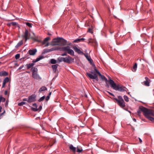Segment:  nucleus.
Wrapping results in <instances>:
<instances>
[{"mask_svg":"<svg viewBox=\"0 0 154 154\" xmlns=\"http://www.w3.org/2000/svg\"><path fill=\"white\" fill-rule=\"evenodd\" d=\"M8 73L6 71H2L0 72V76H5L8 75Z\"/></svg>","mask_w":154,"mask_h":154,"instance_id":"obj_18","label":"nucleus"},{"mask_svg":"<svg viewBox=\"0 0 154 154\" xmlns=\"http://www.w3.org/2000/svg\"><path fill=\"white\" fill-rule=\"evenodd\" d=\"M137 64L136 63H135L134 65L133 66L132 71L134 72H135L137 70Z\"/></svg>","mask_w":154,"mask_h":154,"instance_id":"obj_27","label":"nucleus"},{"mask_svg":"<svg viewBox=\"0 0 154 154\" xmlns=\"http://www.w3.org/2000/svg\"><path fill=\"white\" fill-rule=\"evenodd\" d=\"M35 63L32 62V63L26 64L25 65V66L26 67L27 69H29V68L32 67L35 64Z\"/></svg>","mask_w":154,"mask_h":154,"instance_id":"obj_17","label":"nucleus"},{"mask_svg":"<svg viewBox=\"0 0 154 154\" xmlns=\"http://www.w3.org/2000/svg\"><path fill=\"white\" fill-rule=\"evenodd\" d=\"M73 49L75 52L77 53L78 54H84L83 52L82 51L79 49L78 48L76 47L75 46L73 47Z\"/></svg>","mask_w":154,"mask_h":154,"instance_id":"obj_15","label":"nucleus"},{"mask_svg":"<svg viewBox=\"0 0 154 154\" xmlns=\"http://www.w3.org/2000/svg\"><path fill=\"white\" fill-rule=\"evenodd\" d=\"M28 35L29 33L28 30L27 29H26L23 35V37L25 39V41H26L28 38Z\"/></svg>","mask_w":154,"mask_h":154,"instance_id":"obj_16","label":"nucleus"},{"mask_svg":"<svg viewBox=\"0 0 154 154\" xmlns=\"http://www.w3.org/2000/svg\"><path fill=\"white\" fill-rule=\"evenodd\" d=\"M11 24L13 26H16L17 25V23L16 22H12Z\"/></svg>","mask_w":154,"mask_h":154,"instance_id":"obj_40","label":"nucleus"},{"mask_svg":"<svg viewBox=\"0 0 154 154\" xmlns=\"http://www.w3.org/2000/svg\"><path fill=\"white\" fill-rule=\"evenodd\" d=\"M20 55L19 54H17L15 56V58L17 60L20 58Z\"/></svg>","mask_w":154,"mask_h":154,"instance_id":"obj_37","label":"nucleus"},{"mask_svg":"<svg viewBox=\"0 0 154 154\" xmlns=\"http://www.w3.org/2000/svg\"><path fill=\"white\" fill-rule=\"evenodd\" d=\"M94 70L95 71V72L98 74L99 75L101 79L102 80L105 81L106 83H107V82H109L108 81L110 79L108 80L104 76L102 75L99 71L96 69V67L95 68Z\"/></svg>","mask_w":154,"mask_h":154,"instance_id":"obj_7","label":"nucleus"},{"mask_svg":"<svg viewBox=\"0 0 154 154\" xmlns=\"http://www.w3.org/2000/svg\"><path fill=\"white\" fill-rule=\"evenodd\" d=\"M32 105L33 106H34L35 107L34 108H37V105L36 103H34Z\"/></svg>","mask_w":154,"mask_h":154,"instance_id":"obj_42","label":"nucleus"},{"mask_svg":"<svg viewBox=\"0 0 154 154\" xmlns=\"http://www.w3.org/2000/svg\"><path fill=\"white\" fill-rule=\"evenodd\" d=\"M23 42L22 40L20 41L15 46L16 48H17L23 45Z\"/></svg>","mask_w":154,"mask_h":154,"instance_id":"obj_28","label":"nucleus"},{"mask_svg":"<svg viewBox=\"0 0 154 154\" xmlns=\"http://www.w3.org/2000/svg\"><path fill=\"white\" fill-rule=\"evenodd\" d=\"M42 108V107L41 106H40L38 108H34V107H32L31 108V109L35 112L37 111H40Z\"/></svg>","mask_w":154,"mask_h":154,"instance_id":"obj_22","label":"nucleus"},{"mask_svg":"<svg viewBox=\"0 0 154 154\" xmlns=\"http://www.w3.org/2000/svg\"><path fill=\"white\" fill-rule=\"evenodd\" d=\"M88 60L89 62L93 66H94V69L95 68V67H96L94 64L93 63V60L91 58H89V60Z\"/></svg>","mask_w":154,"mask_h":154,"instance_id":"obj_29","label":"nucleus"},{"mask_svg":"<svg viewBox=\"0 0 154 154\" xmlns=\"http://www.w3.org/2000/svg\"><path fill=\"white\" fill-rule=\"evenodd\" d=\"M52 145H50V146H52Z\"/></svg>","mask_w":154,"mask_h":154,"instance_id":"obj_64","label":"nucleus"},{"mask_svg":"<svg viewBox=\"0 0 154 154\" xmlns=\"http://www.w3.org/2000/svg\"><path fill=\"white\" fill-rule=\"evenodd\" d=\"M145 79L146 81L143 82V85L147 86H149L150 80L147 77H145Z\"/></svg>","mask_w":154,"mask_h":154,"instance_id":"obj_13","label":"nucleus"},{"mask_svg":"<svg viewBox=\"0 0 154 154\" xmlns=\"http://www.w3.org/2000/svg\"><path fill=\"white\" fill-rule=\"evenodd\" d=\"M133 120H134L135 122H136V119H134Z\"/></svg>","mask_w":154,"mask_h":154,"instance_id":"obj_59","label":"nucleus"},{"mask_svg":"<svg viewBox=\"0 0 154 154\" xmlns=\"http://www.w3.org/2000/svg\"><path fill=\"white\" fill-rule=\"evenodd\" d=\"M116 102L117 104L121 107L124 108L125 106V103L122 97L121 96H118V98H113Z\"/></svg>","mask_w":154,"mask_h":154,"instance_id":"obj_4","label":"nucleus"},{"mask_svg":"<svg viewBox=\"0 0 154 154\" xmlns=\"http://www.w3.org/2000/svg\"><path fill=\"white\" fill-rule=\"evenodd\" d=\"M2 109V107L0 106V112H1V110Z\"/></svg>","mask_w":154,"mask_h":154,"instance_id":"obj_57","label":"nucleus"},{"mask_svg":"<svg viewBox=\"0 0 154 154\" xmlns=\"http://www.w3.org/2000/svg\"><path fill=\"white\" fill-rule=\"evenodd\" d=\"M38 70L37 68L35 67H32L31 69V71L32 72V74L38 73Z\"/></svg>","mask_w":154,"mask_h":154,"instance_id":"obj_19","label":"nucleus"},{"mask_svg":"<svg viewBox=\"0 0 154 154\" xmlns=\"http://www.w3.org/2000/svg\"><path fill=\"white\" fill-rule=\"evenodd\" d=\"M69 149L74 153L76 152V148L74 147L72 144L69 146Z\"/></svg>","mask_w":154,"mask_h":154,"instance_id":"obj_21","label":"nucleus"},{"mask_svg":"<svg viewBox=\"0 0 154 154\" xmlns=\"http://www.w3.org/2000/svg\"><path fill=\"white\" fill-rule=\"evenodd\" d=\"M67 55V53L66 52H65L64 53L61 54V56H65Z\"/></svg>","mask_w":154,"mask_h":154,"instance_id":"obj_44","label":"nucleus"},{"mask_svg":"<svg viewBox=\"0 0 154 154\" xmlns=\"http://www.w3.org/2000/svg\"><path fill=\"white\" fill-rule=\"evenodd\" d=\"M36 95L35 94L32 95L28 97V103H30L35 101Z\"/></svg>","mask_w":154,"mask_h":154,"instance_id":"obj_9","label":"nucleus"},{"mask_svg":"<svg viewBox=\"0 0 154 154\" xmlns=\"http://www.w3.org/2000/svg\"><path fill=\"white\" fill-rule=\"evenodd\" d=\"M26 72L27 73H30V72L27 71H26Z\"/></svg>","mask_w":154,"mask_h":154,"instance_id":"obj_60","label":"nucleus"},{"mask_svg":"<svg viewBox=\"0 0 154 154\" xmlns=\"http://www.w3.org/2000/svg\"><path fill=\"white\" fill-rule=\"evenodd\" d=\"M76 151L78 152L79 153L82 152V147L77 146L76 148Z\"/></svg>","mask_w":154,"mask_h":154,"instance_id":"obj_24","label":"nucleus"},{"mask_svg":"<svg viewBox=\"0 0 154 154\" xmlns=\"http://www.w3.org/2000/svg\"><path fill=\"white\" fill-rule=\"evenodd\" d=\"M107 92L108 93H109L110 95H112V96H114V97L115 96L112 93H110V92H109V91H107Z\"/></svg>","mask_w":154,"mask_h":154,"instance_id":"obj_45","label":"nucleus"},{"mask_svg":"<svg viewBox=\"0 0 154 154\" xmlns=\"http://www.w3.org/2000/svg\"><path fill=\"white\" fill-rule=\"evenodd\" d=\"M92 29L90 28H89L88 29V32H89L91 33L92 32Z\"/></svg>","mask_w":154,"mask_h":154,"instance_id":"obj_47","label":"nucleus"},{"mask_svg":"<svg viewBox=\"0 0 154 154\" xmlns=\"http://www.w3.org/2000/svg\"><path fill=\"white\" fill-rule=\"evenodd\" d=\"M60 43H61V45L64 46L65 45H70V43H67V41L66 40L64 39L63 38H62V39H61L60 40Z\"/></svg>","mask_w":154,"mask_h":154,"instance_id":"obj_11","label":"nucleus"},{"mask_svg":"<svg viewBox=\"0 0 154 154\" xmlns=\"http://www.w3.org/2000/svg\"><path fill=\"white\" fill-rule=\"evenodd\" d=\"M36 52L37 50L35 48L29 50L28 51L29 53L31 55H35Z\"/></svg>","mask_w":154,"mask_h":154,"instance_id":"obj_12","label":"nucleus"},{"mask_svg":"<svg viewBox=\"0 0 154 154\" xmlns=\"http://www.w3.org/2000/svg\"><path fill=\"white\" fill-rule=\"evenodd\" d=\"M58 65V64H56L55 65H53L52 66V68L54 72H56V71L57 69V68Z\"/></svg>","mask_w":154,"mask_h":154,"instance_id":"obj_25","label":"nucleus"},{"mask_svg":"<svg viewBox=\"0 0 154 154\" xmlns=\"http://www.w3.org/2000/svg\"><path fill=\"white\" fill-rule=\"evenodd\" d=\"M108 10L110 12V9L109 8V7H108Z\"/></svg>","mask_w":154,"mask_h":154,"instance_id":"obj_58","label":"nucleus"},{"mask_svg":"<svg viewBox=\"0 0 154 154\" xmlns=\"http://www.w3.org/2000/svg\"><path fill=\"white\" fill-rule=\"evenodd\" d=\"M124 98L125 100L127 102H128L129 101L128 98V97L124 95Z\"/></svg>","mask_w":154,"mask_h":154,"instance_id":"obj_35","label":"nucleus"},{"mask_svg":"<svg viewBox=\"0 0 154 154\" xmlns=\"http://www.w3.org/2000/svg\"><path fill=\"white\" fill-rule=\"evenodd\" d=\"M9 81V79L8 77H6L5 78L3 81V82L6 83L8 82Z\"/></svg>","mask_w":154,"mask_h":154,"instance_id":"obj_30","label":"nucleus"},{"mask_svg":"<svg viewBox=\"0 0 154 154\" xmlns=\"http://www.w3.org/2000/svg\"><path fill=\"white\" fill-rule=\"evenodd\" d=\"M50 39V38L49 37H48L45 38L44 40L42 42V44L43 45L46 44L45 45V47H47L49 45V43L48 42Z\"/></svg>","mask_w":154,"mask_h":154,"instance_id":"obj_10","label":"nucleus"},{"mask_svg":"<svg viewBox=\"0 0 154 154\" xmlns=\"http://www.w3.org/2000/svg\"><path fill=\"white\" fill-rule=\"evenodd\" d=\"M47 88L45 86H43L42 87H41L39 89V92H42V91H45V90H47Z\"/></svg>","mask_w":154,"mask_h":154,"instance_id":"obj_26","label":"nucleus"},{"mask_svg":"<svg viewBox=\"0 0 154 154\" xmlns=\"http://www.w3.org/2000/svg\"><path fill=\"white\" fill-rule=\"evenodd\" d=\"M51 92H50L48 95H49V97H50V96L51 95Z\"/></svg>","mask_w":154,"mask_h":154,"instance_id":"obj_56","label":"nucleus"},{"mask_svg":"<svg viewBox=\"0 0 154 154\" xmlns=\"http://www.w3.org/2000/svg\"><path fill=\"white\" fill-rule=\"evenodd\" d=\"M85 40V39L83 38H77L75 39L73 41V42L78 43L81 41H83Z\"/></svg>","mask_w":154,"mask_h":154,"instance_id":"obj_23","label":"nucleus"},{"mask_svg":"<svg viewBox=\"0 0 154 154\" xmlns=\"http://www.w3.org/2000/svg\"><path fill=\"white\" fill-rule=\"evenodd\" d=\"M106 86L107 88H109V85L107 84H106Z\"/></svg>","mask_w":154,"mask_h":154,"instance_id":"obj_55","label":"nucleus"},{"mask_svg":"<svg viewBox=\"0 0 154 154\" xmlns=\"http://www.w3.org/2000/svg\"><path fill=\"white\" fill-rule=\"evenodd\" d=\"M87 75L89 78L91 79H95L97 81L98 80V76L95 73L94 74V75H93L91 73H87Z\"/></svg>","mask_w":154,"mask_h":154,"instance_id":"obj_8","label":"nucleus"},{"mask_svg":"<svg viewBox=\"0 0 154 154\" xmlns=\"http://www.w3.org/2000/svg\"><path fill=\"white\" fill-rule=\"evenodd\" d=\"M116 43L117 45H120V44H121L122 43H120L119 42H118L117 41H116Z\"/></svg>","mask_w":154,"mask_h":154,"instance_id":"obj_53","label":"nucleus"},{"mask_svg":"<svg viewBox=\"0 0 154 154\" xmlns=\"http://www.w3.org/2000/svg\"><path fill=\"white\" fill-rule=\"evenodd\" d=\"M32 77L34 79L37 80L41 79V78L38 74V73L32 74Z\"/></svg>","mask_w":154,"mask_h":154,"instance_id":"obj_14","label":"nucleus"},{"mask_svg":"<svg viewBox=\"0 0 154 154\" xmlns=\"http://www.w3.org/2000/svg\"><path fill=\"white\" fill-rule=\"evenodd\" d=\"M26 103L24 102H22L18 103V105L19 106H23V105L25 104Z\"/></svg>","mask_w":154,"mask_h":154,"instance_id":"obj_34","label":"nucleus"},{"mask_svg":"<svg viewBox=\"0 0 154 154\" xmlns=\"http://www.w3.org/2000/svg\"><path fill=\"white\" fill-rule=\"evenodd\" d=\"M23 67V66H20L19 68V69H21Z\"/></svg>","mask_w":154,"mask_h":154,"instance_id":"obj_54","label":"nucleus"},{"mask_svg":"<svg viewBox=\"0 0 154 154\" xmlns=\"http://www.w3.org/2000/svg\"><path fill=\"white\" fill-rule=\"evenodd\" d=\"M8 94V91H5V95H6Z\"/></svg>","mask_w":154,"mask_h":154,"instance_id":"obj_50","label":"nucleus"},{"mask_svg":"<svg viewBox=\"0 0 154 154\" xmlns=\"http://www.w3.org/2000/svg\"><path fill=\"white\" fill-rule=\"evenodd\" d=\"M84 54L85 55V57H86V58H87V59L88 60L89 59V58H91L90 57H89L88 56V55L87 54Z\"/></svg>","mask_w":154,"mask_h":154,"instance_id":"obj_38","label":"nucleus"},{"mask_svg":"<svg viewBox=\"0 0 154 154\" xmlns=\"http://www.w3.org/2000/svg\"><path fill=\"white\" fill-rule=\"evenodd\" d=\"M61 51L66 52L71 55L74 56V51L69 46L63 47L60 49Z\"/></svg>","mask_w":154,"mask_h":154,"instance_id":"obj_5","label":"nucleus"},{"mask_svg":"<svg viewBox=\"0 0 154 154\" xmlns=\"http://www.w3.org/2000/svg\"><path fill=\"white\" fill-rule=\"evenodd\" d=\"M50 97H49V95H48V96H47L45 98L46 100V101L48 100L50 98Z\"/></svg>","mask_w":154,"mask_h":154,"instance_id":"obj_41","label":"nucleus"},{"mask_svg":"<svg viewBox=\"0 0 154 154\" xmlns=\"http://www.w3.org/2000/svg\"><path fill=\"white\" fill-rule=\"evenodd\" d=\"M44 58V57L43 56H40L38 57L35 60H33L32 62L33 63H36L39 61L43 59Z\"/></svg>","mask_w":154,"mask_h":154,"instance_id":"obj_20","label":"nucleus"},{"mask_svg":"<svg viewBox=\"0 0 154 154\" xmlns=\"http://www.w3.org/2000/svg\"><path fill=\"white\" fill-rule=\"evenodd\" d=\"M5 110L2 113H1V114H0V119H1V118H2V115L4 114L5 113Z\"/></svg>","mask_w":154,"mask_h":154,"instance_id":"obj_39","label":"nucleus"},{"mask_svg":"<svg viewBox=\"0 0 154 154\" xmlns=\"http://www.w3.org/2000/svg\"><path fill=\"white\" fill-rule=\"evenodd\" d=\"M108 82L111 87L114 89L121 92L126 91V88L123 86H120L119 85H116L112 80L110 79Z\"/></svg>","mask_w":154,"mask_h":154,"instance_id":"obj_2","label":"nucleus"},{"mask_svg":"<svg viewBox=\"0 0 154 154\" xmlns=\"http://www.w3.org/2000/svg\"><path fill=\"white\" fill-rule=\"evenodd\" d=\"M26 24L29 27H32V24L31 23H29V22H27L26 23Z\"/></svg>","mask_w":154,"mask_h":154,"instance_id":"obj_36","label":"nucleus"},{"mask_svg":"<svg viewBox=\"0 0 154 154\" xmlns=\"http://www.w3.org/2000/svg\"><path fill=\"white\" fill-rule=\"evenodd\" d=\"M141 112H142L144 113V115L146 118L154 122V118L152 117L154 116V112L152 110L149 109L141 106L139 107L137 111L138 115L139 116H141Z\"/></svg>","mask_w":154,"mask_h":154,"instance_id":"obj_1","label":"nucleus"},{"mask_svg":"<svg viewBox=\"0 0 154 154\" xmlns=\"http://www.w3.org/2000/svg\"><path fill=\"white\" fill-rule=\"evenodd\" d=\"M48 35H51V34H50L49 33L48 34Z\"/></svg>","mask_w":154,"mask_h":154,"instance_id":"obj_61","label":"nucleus"},{"mask_svg":"<svg viewBox=\"0 0 154 154\" xmlns=\"http://www.w3.org/2000/svg\"><path fill=\"white\" fill-rule=\"evenodd\" d=\"M91 73H92V74H93V71H91Z\"/></svg>","mask_w":154,"mask_h":154,"instance_id":"obj_62","label":"nucleus"},{"mask_svg":"<svg viewBox=\"0 0 154 154\" xmlns=\"http://www.w3.org/2000/svg\"><path fill=\"white\" fill-rule=\"evenodd\" d=\"M91 38H90L89 39V41H88V43H91Z\"/></svg>","mask_w":154,"mask_h":154,"instance_id":"obj_52","label":"nucleus"},{"mask_svg":"<svg viewBox=\"0 0 154 154\" xmlns=\"http://www.w3.org/2000/svg\"><path fill=\"white\" fill-rule=\"evenodd\" d=\"M62 39V38H57L53 39V41L51 42V45L52 46L58 45V43L60 42V40Z\"/></svg>","mask_w":154,"mask_h":154,"instance_id":"obj_6","label":"nucleus"},{"mask_svg":"<svg viewBox=\"0 0 154 154\" xmlns=\"http://www.w3.org/2000/svg\"><path fill=\"white\" fill-rule=\"evenodd\" d=\"M110 32L111 33H112V32Z\"/></svg>","mask_w":154,"mask_h":154,"instance_id":"obj_63","label":"nucleus"},{"mask_svg":"<svg viewBox=\"0 0 154 154\" xmlns=\"http://www.w3.org/2000/svg\"><path fill=\"white\" fill-rule=\"evenodd\" d=\"M8 101L7 100L6 101L5 103V107H7V106H8Z\"/></svg>","mask_w":154,"mask_h":154,"instance_id":"obj_43","label":"nucleus"},{"mask_svg":"<svg viewBox=\"0 0 154 154\" xmlns=\"http://www.w3.org/2000/svg\"><path fill=\"white\" fill-rule=\"evenodd\" d=\"M58 59L60 62H64L68 63L73 62L74 60V59L69 56H68L67 57H60Z\"/></svg>","mask_w":154,"mask_h":154,"instance_id":"obj_3","label":"nucleus"},{"mask_svg":"<svg viewBox=\"0 0 154 154\" xmlns=\"http://www.w3.org/2000/svg\"><path fill=\"white\" fill-rule=\"evenodd\" d=\"M139 139L140 143H142V140H141V139L140 138H139Z\"/></svg>","mask_w":154,"mask_h":154,"instance_id":"obj_51","label":"nucleus"},{"mask_svg":"<svg viewBox=\"0 0 154 154\" xmlns=\"http://www.w3.org/2000/svg\"><path fill=\"white\" fill-rule=\"evenodd\" d=\"M45 98V96H43V97H41L38 100V101L39 102H41L42 101H43Z\"/></svg>","mask_w":154,"mask_h":154,"instance_id":"obj_33","label":"nucleus"},{"mask_svg":"<svg viewBox=\"0 0 154 154\" xmlns=\"http://www.w3.org/2000/svg\"><path fill=\"white\" fill-rule=\"evenodd\" d=\"M57 62L56 60L54 59H51V63L52 64H54L56 63Z\"/></svg>","mask_w":154,"mask_h":154,"instance_id":"obj_32","label":"nucleus"},{"mask_svg":"<svg viewBox=\"0 0 154 154\" xmlns=\"http://www.w3.org/2000/svg\"><path fill=\"white\" fill-rule=\"evenodd\" d=\"M56 49L54 48H51V49H50V51H54V50H56Z\"/></svg>","mask_w":154,"mask_h":154,"instance_id":"obj_49","label":"nucleus"},{"mask_svg":"<svg viewBox=\"0 0 154 154\" xmlns=\"http://www.w3.org/2000/svg\"><path fill=\"white\" fill-rule=\"evenodd\" d=\"M5 100V99L4 97H3L2 96H0V103L1 102H4Z\"/></svg>","mask_w":154,"mask_h":154,"instance_id":"obj_31","label":"nucleus"},{"mask_svg":"<svg viewBox=\"0 0 154 154\" xmlns=\"http://www.w3.org/2000/svg\"><path fill=\"white\" fill-rule=\"evenodd\" d=\"M5 84H6V83H4V82H3V84H2V88H3L5 87Z\"/></svg>","mask_w":154,"mask_h":154,"instance_id":"obj_48","label":"nucleus"},{"mask_svg":"<svg viewBox=\"0 0 154 154\" xmlns=\"http://www.w3.org/2000/svg\"><path fill=\"white\" fill-rule=\"evenodd\" d=\"M23 101H27L28 102V99H27V98H24L23 99Z\"/></svg>","mask_w":154,"mask_h":154,"instance_id":"obj_46","label":"nucleus"}]
</instances>
